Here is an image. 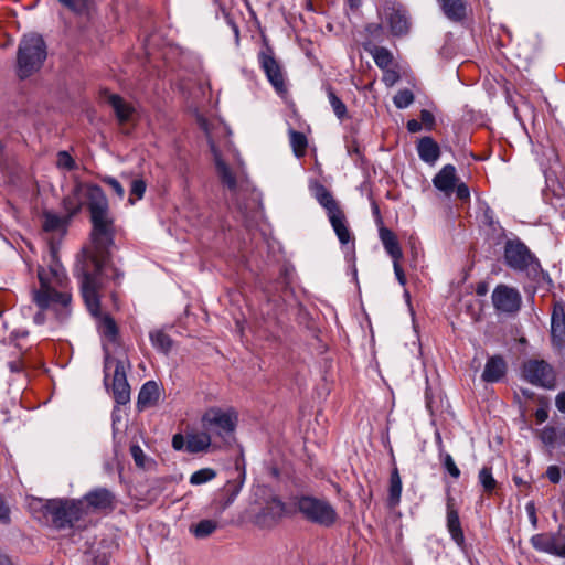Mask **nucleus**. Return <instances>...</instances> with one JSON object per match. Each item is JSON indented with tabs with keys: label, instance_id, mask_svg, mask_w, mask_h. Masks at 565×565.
<instances>
[{
	"label": "nucleus",
	"instance_id": "obj_23",
	"mask_svg": "<svg viewBox=\"0 0 565 565\" xmlns=\"http://www.w3.org/2000/svg\"><path fill=\"white\" fill-rule=\"evenodd\" d=\"M211 444V435L205 429L203 431H192L186 434L185 450L189 454L206 451Z\"/></svg>",
	"mask_w": 565,
	"mask_h": 565
},
{
	"label": "nucleus",
	"instance_id": "obj_14",
	"mask_svg": "<svg viewBox=\"0 0 565 565\" xmlns=\"http://www.w3.org/2000/svg\"><path fill=\"white\" fill-rule=\"evenodd\" d=\"M259 63L268 81L278 93L284 92L285 83L281 68L270 52L263 51L259 54Z\"/></svg>",
	"mask_w": 565,
	"mask_h": 565
},
{
	"label": "nucleus",
	"instance_id": "obj_17",
	"mask_svg": "<svg viewBox=\"0 0 565 565\" xmlns=\"http://www.w3.org/2000/svg\"><path fill=\"white\" fill-rule=\"evenodd\" d=\"M161 397V388L154 381H147L138 393L136 407L138 412H142L147 408L154 407L158 405Z\"/></svg>",
	"mask_w": 565,
	"mask_h": 565
},
{
	"label": "nucleus",
	"instance_id": "obj_22",
	"mask_svg": "<svg viewBox=\"0 0 565 565\" xmlns=\"http://www.w3.org/2000/svg\"><path fill=\"white\" fill-rule=\"evenodd\" d=\"M418 157L428 164H435L439 159L440 149L431 137H423L417 143Z\"/></svg>",
	"mask_w": 565,
	"mask_h": 565
},
{
	"label": "nucleus",
	"instance_id": "obj_34",
	"mask_svg": "<svg viewBox=\"0 0 565 565\" xmlns=\"http://www.w3.org/2000/svg\"><path fill=\"white\" fill-rule=\"evenodd\" d=\"M371 54H372V57H373L375 64L382 70L388 68V66L391 65V63L393 61L392 53L387 49L382 47V46L374 47L371 51Z\"/></svg>",
	"mask_w": 565,
	"mask_h": 565
},
{
	"label": "nucleus",
	"instance_id": "obj_2",
	"mask_svg": "<svg viewBox=\"0 0 565 565\" xmlns=\"http://www.w3.org/2000/svg\"><path fill=\"white\" fill-rule=\"evenodd\" d=\"M198 121L206 135L217 178L231 192L236 193L244 171L239 154L228 140V127L220 119L207 120L200 116Z\"/></svg>",
	"mask_w": 565,
	"mask_h": 565
},
{
	"label": "nucleus",
	"instance_id": "obj_32",
	"mask_svg": "<svg viewBox=\"0 0 565 565\" xmlns=\"http://www.w3.org/2000/svg\"><path fill=\"white\" fill-rule=\"evenodd\" d=\"M218 526V523L214 520L205 519L201 520L198 524L191 527V533L198 539H204L211 535Z\"/></svg>",
	"mask_w": 565,
	"mask_h": 565
},
{
	"label": "nucleus",
	"instance_id": "obj_19",
	"mask_svg": "<svg viewBox=\"0 0 565 565\" xmlns=\"http://www.w3.org/2000/svg\"><path fill=\"white\" fill-rule=\"evenodd\" d=\"M507 369V362L502 355H490L486 362L481 379L486 383H497L504 377Z\"/></svg>",
	"mask_w": 565,
	"mask_h": 565
},
{
	"label": "nucleus",
	"instance_id": "obj_25",
	"mask_svg": "<svg viewBox=\"0 0 565 565\" xmlns=\"http://www.w3.org/2000/svg\"><path fill=\"white\" fill-rule=\"evenodd\" d=\"M106 100L113 107L116 117L120 122H126L131 119L135 109L130 104L126 103L120 96L109 94L107 95Z\"/></svg>",
	"mask_w": 565,
	"mask_h": 565
},
{
	"label": "nucleus",
	"instance_id": "obj_52",
	"mask_svg": "<svg viewBox=\"0 0 565 565\" xmlns=\"http://www.w3.org/2000/svg\"><path fill=\"white\" fill-rule=\"evenodd\" d=\"M185 445H186V436L184 437L182 434H175L172 437V447L175 450L185 449Z\"/></svg>",
	"mask_w": 565,
	"mask_h": 565
},
{
	"label": "nucleus",
	"instance_id": "obj_29",
	"mask_svg": "<svg viewBox=\"0 0 565 565\" xmlns=\"http://www.w3.org/2000/svg\"><path fill=\"white\" fill-rule=\"evenodd\" d=\"M329 221L342 245H345L350 242V232L347 227L344 215L339 210L337 212H332L328 215Z\"/></svg>",
	"mask_w": 565,
	"mask_h": 565
},
{
	"label": "nucleus",
	"instance_id": "obj_56",
	"mask_svg": "<svg viewBox=\"0 0 565 565\" xmlns=\"http://www.w3.org/2000/svg\"><path fill=\"white\" fill-rule=\"evenodd\" d=\"M9 369L13 373L21 372L24 369V362L21 359L9 362Z\"/></svg>",
	"mask_w": 565,
	"mask_h": 565
},
{
	"label": "nucleus",
	"instance_id": "obj_18",
	"mask_svg": "<svg viewBox=\"0 0 565 565\" xmlns=\"http://www.w3.org/2000/svg\"><path fill=\"white\" fill-rule=\"evenodd\" d=\"M82 501L87 509L104 510L113 505L114 494L106 488H96L86 493Z\"/></svg>",
	"mask_w": 565,
	"mask_h": 565
},
{
	"label": "nucleus",
	"instance_id": "obj_33",
	"mask_svg": "<svg viewBox=\"0 0 565 565\" xmlns=\"http://www.w3.org/2000/svg\"><path fill=\"white\" fill-rule=\"evenodd\" d=\"M243 487V480L242 481H227V483L224 486V491H232V498L223 497L220 501V509L221 511L226 510L236 499L238 493L241 492Z\"/></svg>",
	"mask_w": 565,
	"mask_h": 565
},
{
	"label": "nucleus",
	"instance_id": "obj_13",
	"mask_svg": "<svg viewBox=\"0 0 565 565\" xmlns=\"http://www.w3.org/2000/svg\"><path fill=\"white\" fill-rule=\"evenodd\" d=\"M504 259L509 267L514 270H524L533 262L529 248L520 241H508L504 246Z\"/></svg>",
	"mask_w": 565,
	"mask_h": 565
},
{
	"label": "nucleus",
	"instance_id": "obj_57",
	"mask_svg": "<svg viewBox=\"0 0 565 565\" xmlns=\"http://www.w3.org/2000/svg\"><path fill=\"white\" fill-rule=\"evenodd\" d=\"M535 418L537 423H544L548 418V412L545 407H540L535 411Z\"/></svg>",
	"mask_w": 565,
	"mask_h": 565
},
{
	"label": "nucleus",
	"instance_id": "obj_8",
	"mask_svg": "<svg viewBox=\"0 0 565 565\" xmlns=\"http://www.w3.org/2000/svg\"><path fill=\"white\" fill-rule=\"evenodd\" d=\"M201 424L211 436L215 435L226 441L235 431L237 413L233 408L224 411L211 407L202 415Z\"/></svg>",
	"mask_w": 565,
	"mask_h": 565
},
{
	"label": "nucleus",
	"instance_id": "obj_3",
	"mask_svg": "<svg viewBox=\"0 0 565 565\" xmlns=\"http://www.w3.org/2000/svg\"><path fill=\"white\" fill-rule=\"evenodd\" d=\"M52 258H54L53 255ZM38 277L40 289L33 292L34 302L41 309H54L61 320L65 319L71 312L72 301V296L67 291L65 269L56 259H52L47 268H39Z\"/></svg>",
	"mask_w": 565,
	"mask_h": 565
},
{
	"label": "nucleus",
	"instance_id": "obj_59",
	"mask_svg": "<svg viewBox=\"0 0 565 565\" xmlns=\"http://www.w3.org/2000/svg\"><path fill=\"white\" fill-rule=\"evenodd\" d=\"M0 565H13L11 559L3 553L0 552Z\"/></svg>",
	"mask_w": 565,
	"mask_h": 565
},
{
	"label": "nucleus",
	"instance_id": "obj_39",
	"mask_svg": "<svg viewBox=\"0 0 565 565\" xmlns=\"http://www.w3.org/2000/svg\"><path fill=\"white\" fill-rule=\"evenodd\" d=\"M479 482L483 487L484 491L491 492L494 490L497 486V481L494 480L492 476V470L489 467H483L479 471Z\"/></svg>",
	"mask_w": 565,
	"mask_h": 565
},
{
	"label": "nucleus",
	"instance_id": "obj_24",
	"mask_svg": "<svg viewBox=\"0 0 565 565\" xmlns=\"http://www.w3.org/2000/svg\"><path fill=\"white\" fill-rule=\"evenodd\" d=\"M380 238L386 253L392 257L393 262L401 260L403 257V252L395 234L386 227H381Z\"/></svg>",
	"mask_w": 565,
	"mask_h": 565
},
{
	"label": "nucleus",
	"instance_id": "obj_50",
	"mask_svg": "<svg viewBox=\"0 0 565 565\" xmlns=\"http://www.w3.org/2000/svg\"><path fill=\"white\" fill-rule=\"evenodd\" d=\"M546 476L552 483H558L561 481V470L557 466H550L546 470Z\"/></svg>",
	"mask_w": 565,
	"mask_h": 565
},
{
	"label": "nucleus",
	"instance_id": "obj_12",
	"mask_svg": "<svg viewBox=\"0 0 565 565\" xmlns=\"http://www.w3.org/2000/svg\"><path fill=\"white\" fill-rule=\"evenodd\" d=\"M494 308L502 313H515L521 308L522 297L518 289L499 285L492 292Z\"/></svg>",
	"mask_w": 565,
	"mask_h": 565
},
{
	"label": "nucleus",
	"instance_id": "obj_26",
	"mask_svg": "<svg viewBox=\"0 0 565 565\" xmlns=\"http://www.w3.org/2000/svg\"><path fill=\"white\" fill-rule=\"evenodd\" d=\"M444 14L452 21H460L466 17L465 0H438Z\"/></svg>",
	"mask_w": 565,
	"mask_h": 565
},
{
	"label": "nucleus",
	"instance_id": "obj_4",
	"mask_svg": "<svg viewBox=\"0 0 565 565\" xmlns=\"http://www.w3.org/2000/svg\"><path fill=\"white\" fill-rule=\"evenodd\" d=\"M129 369L130 362L127 355H105L104 384L107 391L111 392L118 405H126L130 402V385L127 381Z\"/></svg>",
	"mask_w": 565,
	"mask_h": 565
},
{
	"label": "nucleus",
	"instance_id": "obj_11",
	"mask_svg": "<svg viewBox=\"0 0 565 565\" xmlns=\"http://www.w3.org/2000/svg\"><path fill=\"white\" fill-rule=\"evenodd\" d=\"M285 513L286 504L278 497H271L256 513L254 523L260 529H271L279 523Z\"/></svg>",
	"mask_w": 565,
	"mask_h": 565
},
{
	"label": "nucleus",
	"instance_id": "obj_28",
	"mask_svg": "<svg viewBox=\"0 0 565 565\" xmlns=\"http://www.w3.org/2000/svg\"><path fill=\"white\" fill-rule=\"evenodd\" d=\"M311 191L317 201L327 210L328 215H330L332 212L339 211V207L331 193L322 184L315 183L311 186Z\"/></svg>",
	"mask_w": 565,
	"mask_h": 565
},
{
	"label": "nucleus",
	"instance_id": "obj_31",
	"mask_svg": "<svg viewBox=\"0 0 565 565\" xmlns=\"http://www.w3.org/2000/svg\"><path fill=\"white\" fill-rule=\"evenodd\" d=\"M149 337L156 350L168 352L174 349L173 341L163 330H153Z\"/></svg>",
	"mask_w": 565,
	"mask_h": 565
},
{
	"label": "nucleus",
	"instance_id": "obj_43",
	"mask_svg": "<svg viewBox=\"0 0 565 565\" xmlns=\"http://www.w3.org/2000/svg\"><path fill=\"white\" fill-rule=\"evenodd\" d=\"M56 166L61 170L72 171L76 169V162L67 151L57 153Z\"/></svg>",
	"mask_w": 565,
	"mask_h": 565
},
{
	"label": "nucleus",
	"instance_id": "obj_46",
	"mask_svg": "<svg viewBox=\"0 0 565 565\" xmlns=\"http://www.w3.org/2000/svg\"><path fill=\"white\" fill-rule=\"evenodd\" d=\"M102 181L115 192L119 200L124 199L125 189L117 179L114 177H104Z\"/></svg>",
	"mask_w": 565,
	"mask_h": 565
},
{
	"label": "nucleus",
	"instance_id": "obj_37",
	"mask_svg": "<svg viewBox=\"0 0 565 565\" xmlns=\"http://www.w3.org/2000/svg\"><path fill=\"white\" fill-rule=\"evenodd\" d=\"M215 476L216 472L212 468H203L191 475L190 483L193 486H200L211 481Z\"/></svg>",
	"mask_w": 565,
	"mask_h": 565
},
{
	"label": "nucleus",
	"instance_id": "obj_49",
	"mask_svg": "<svg viewBox=\"0 0 565 565\" xmlns=\"http://www.w3.org/2000/svg\"><path fill=\"white\" fill-rule=\"evenodd\" d=\"M420 120H422V126L425 125L427 127V129H433L434 125H435V116L433 115V113H430L429 110L427 109H423L420 111Z\"/></svg>",
	"mask_w": 565,
	"mask_h": 565
},
{
	"label": "nucleus",
	"instance_id": "obj_42",
	"mask_svg": "<svg viewBox=\"0 0 565 565\" xmlns=\"http://www.w3.org/2000/svg\"><path fill=\"white\" fill-rule=\"evenodd\" d=\"M99 330L109 340H114L117 333L116 323L108 316L102 318L99 323Z\"/></svg>",
	"mask_w": 565,
	"mask_h": 565
},
{
	"label": "nucleus",
	"instance_id": "obj_36",
	"mask_svg": "<svg viewBox=\"0 0 565 565\" xmlns=\"http://www.w3.org/2000/svg\"><path fill=\"white\" fill-rule=\"evenodd\" d=\"M146 189L147 184L143 179H134L130 184L129 203L132 205L136 203V201L141 200L145 195Z\"/></svg>",
	"mask_w": 565,
	"mask_h": 565
},
{
	"label": "nucleus",
	"instance_id": "obj_63",
	"mask_svg": "<svg viewBox=\"0 0 565 565\" xmlns=\"http://www.w3.org/2000/svg\"><path fill=\"white\" fill-rule=\"evenodd\" d=\"M481 366V362L477 360V358H473L471 362V367H473L476 371Z\"/></svg>",
	"mask_w": 565,
	"mask_h": 565
},
{
	"label": "nucleus",
	"instance_id": "obj_60",
	"mask_svg": "<svg viewBox=\"0 0 565 565\" xmlns=\"http://www.w3.org/2000/svg\"><path fill=\"white\" fill-rule=\"evenodd\" d=\"M351 10H358L361 7V0H348Z\"/></svg>",
	"mask_w": 565,
	"mask_h": 565
},
{
	"label": "nucleus",
	"instance_id": "obj_44",
	"mask_svg": "<svg viewBox=\"0 0 565 565\" xmlns=\"http://www.w3.org/2000/svg\"><path fill=\"white\" fill-rule=\"evenodd\" d=\"M540 439L544 445L553 447L557 440V429L553 426H545L540 431Z\"/></svg>",
	"mask_w": 565,
	"mask_h": 565
},
{
	"label": "nucleus",
	"instance_id": "obj_47",
	"mask_svg": "<svg viewBox=\"0 0 565 565\" xmlns=\"http://www.w3.org/2000/svg\"><path fill=\"white\" fill-rule=\"evenodd\" d=\"M383 82L387 87H392L399 81V74L395 70H383Z\"/></svg>",
	"mask_w": 565,
	"mask_h": 565
},
{
	"label": "nucleus",
	"instance_id": "obj_16",
	"mask_svg": "<svg viewBox=\"0 0 565 565\" xmlns=\"http://www.w3.org/2000/svg\"><path fill=\"white\" fill-rule=\"evenodd\" d=\"M447 530L450 534L451 540L459 546H465V535L461 527L459 513L457 509H455L454 499L448 495L447 497Z\"/></svg>",
	"mask_w": 565,
	"mask_h": 565
},
{
	"label": "nucleus",
	"instance_id": "obj_51",
	"mask_svg": "<svg viewBox=\"0 0 565 565\" xmlns=\"http://www.w3.org/2000/svg\"><path fill=\"white\" fill-rule=\"evenodd\" d=\"M393 269L397 281L404 287L406 285V276L399 265V260L393 262Z\"/></svg>",
	"mask_w": 565,
	"mask_h": 565
},
{
	"label": "nucleus",
	"instance_id": "obj_41",
	"mask_svg": "<svg viewBox=\"0 0 565 565\" xmlns=\"http://www.w3.org/2000/svg\"><path fill=\"white\" fill-rule=\"evenodd\" d=\"M63 7L76 14H83L88 10V0H57Z\"/></svg>",
	"mask_w": 565,
	"mask_h": 565
},
{
	"label": "nucleus",
	"instance_id": "obj_1",
	"mask_svg": "<svg viewBox=\"0 0 565 565\" xmlns=\"http://www.w3.org/2000/svg\"><path fill=\"white\" fill-rule=\"evenodd\" d=\"M84 205L90 212L93 223L92 247L84 248L75 266V276L81 286L82 297L92 316L100 315V296L104 278L108 271L117 279L121 274L108 263L107 248L113 244V227L108 200L103 190L95 184L76 183L63 200L68 218L76 215Z\"/></svg>",
	"mask_w": 565,
	"mask_h": 565
},
{
	"label": "nucleus",
	"instance_id": "obj_9",
	"mask_svg": "<svg viewBox=\"0 0 565 565\" xmlns=\"http://www.w3.org/2000/svg\"><path fill=\"white\" fill-rule=\"evenodd\" d=\"M523 377L532 385L546 390L556 387V373L544 360H529L522 367Z\"/></svg>",
	"mask_w": 565,
	"mask_h": 565
},
{
	"label": "nucleus",
	"instance_id": "obj_30",
	"mask_svg": "<svg viewBox=\"0 0 565 565\" xmlns=\"http://www.w3.org/2000/svg\"><path fill=\"white\" fill-rule=\"evenodd\" d=\"M402 479L398 472V469L394 467L391 471L390 476V487H388V504L391 507H395L401 501L402 494Z\"/></svg>",
	"mask_w": 565,
	"mask_h": 565
},
{
	"label": "nucleus",
	"instance_id": "obj_38",
	"mask_svg": "<svg viewBox=\"0 0 565 565\" xmlns=\"http://www.w3.org/2000/svg\"><path fill=\"white\" fill-rule=\"evenodd\" d=\"M290 143L297 157H300L305 153L307 147V138L303 134L298 131H291Z\"/></svg>",
	"mask_w": 565,
	"mask_h": 565
},
{
	"label": "nucleus",
	"instance_id": "obj_48",
	"mask_svg": "<svg viewBox=\"0 0 565 565\" xmlns=\"http://www.w3.org/2000/svg\"><path fill=\"white\" fill-rule=\"evenodd\" d=\"M130 452L135 460V463L138 467H145L146 455H145L143 450L138 445H134L130 448Z\"/></svg>",
	"mask_w": 565,
	"mask_h": 565
},
{
	"label": "nucleus",
	"instance_id": "obj_55",
	"mask_svg": "<svg viewBox=\"0 0 565 565\" xmlns=\"http://www.w3.org/2000/svg\"><path fill=\"white\" fill-rule=\"evenodd\" d=\"M555 405L561 413H565V391H562L556 395Z\"/></svg>",
	"mask_w": 565,
	"mask_h": 565
},
{
	"label": "nucleus",
	"instance_id": "obj_20",
	"mask_svg": "<svg viewBox=\"0 0 565 565\" xmlns=\"http://www.w3.org/2000/svg\"><path fill=\"white\" fill-rule=\"evenodd\" d=\"M557 540L558 534L556 533H540L531 537V544L539 552L559 557Z\"/></svg>",
	"mask_w": 565,
	"mask_h": 565
},
{
	"label": "nucleus",
	"instance_id": "obj_15",
	"mask_svg": "<svg viewBox=\"0 0 565 565\" xmlns=\"http://www.w3.org/2000/svg\"><path fill=\"white\" fill-rule=\"evenodd\" d=\"M551 338L557 350L565 349V312L561 305H556L552 312Z\"/></svg>",
	"mask_w": 565,
	"mask_h": 565
},
{
	"label": "nucleus",
	"instance_id": "obj_54",
	"mask_svg": "<svg viewBox=\"0 0 565 565\" xmlns=\"http://www.w3.org/2000/svg\"><path fill=\"white\" fill-rule=\"evenodd\" d=\"M456 194L460 200H468L470 196V191L465 183L456 184Z\"/></svg>",
	"mask_w": 565,
	"mask_h": 565
},
{
	"label": "nucleus",
	"instance_id": "obj_40",
	"mask_svg": "<svg viewBox=\"0 0 565 565\" xmlns=\"http://www.w3.org/2000/svg\"><path fill=\"white\" fill-rule=\"evenodd\" d=\"M393 102L397 108L404 109L413 104L414 95L409 89H402L394 96Z\"/></svg>",
	"mask_w": 565,
	"mask_h": 565
},
{
	"label": "nucleus",
	"instance_id": "obj_45",
	"mask_svg": "<svg viewBox=\"0 0 565 565\" xmlns=\"http://www.w3.org/2000/svg\"><path fill=\"white\" fill-rule=\"evenodd\" d=\"M441 462L444 468L447 470V472L455 479H458L460 477V470L455 463L451 455L444 454L441 455Z\"/></svg>",
	"mask_w": 565,
	"mask_h": 565
},
{
	"label": "nucleus",
	"instance_id": "obj_7",
	"mask_svg": "<svg viewBox=\"0 0 565 565\" xmlns=\"http://www.w3.org/2000/svg\"><path fill=\"white\" fill-rule=\"evenodd\" d=\"M295 505L307 521L323 527H331L339 519L335 508L326 499L299 495L295 498Z\"/></svg>",
	"mask_w": 565,
	"mask_h": 565
},
{
	"label": "nucleus",
	"instance_id": "obj_61",
	"mask_svg": "<svg viewBox=\"0 0 565 565\" xmlns=\"http://www.w3.org/2000/svg\"><path fill=\"white\" fill-rule=\"evenodd\" d=\"M12 335H13L14 340H19L21 338L26 337L28 335V331H25V330H17V331H14L12 333Z\"/></svg>",
	"mask_w": 565,
	"mask_h": 565
},
{
	"label": "nucleus",
	"instance_id": "obj_53",
	"mask_svg": "<svg viewBox=\"0 0 565 565\" xmlns=\"http://www.w3.org/2000/svg\"><path fill=\"white\" fill-rule=\"evenodd\" d=\"M525 511L527 513L531 524L533 525V527H536L537 526V516H536L534 503L533 502L526 503Z\"/></svg>",
	"mask_w": 565,
	"mask_h": 565
},
{
	"label": "nucleus",
	"instance_id": "obj_58",
	"mask_svg": "<svg viewBox=\"0 0 565 565\" xmlns=\"http://www.w3.org/2000/svg\"><path fill=\"white\" fill-rule=\"evenodd\" d=\"M422 124L419 121H417L416 119H411L408 120L407 122V130L409 132H418L422 130Z\"/></svg>",
	"mask_w": 565,
	"mask_h": 565
},
{
	"label": "nucleus",
	"instance_id": "obj_5",
	"mask_svg": "<svg viewBox=\"0 0 565 565\" xmlns=\"http://www.w3.org/2000/svg\"><path fill=\"white\" fill-rule=\"evenodd\" d=\"M46 58V46L41 35H24L18 49V76L26 78L38 72Z\"/></svg>",
	"mask_w": 565,
	"mask_h": 565
},
{
	"label": "nucleus",
	"instance_id": "obj_21",
	"mask_svg": "<svg viewBox=\"0 0 565 565\" xmlns=\"http://www.w3.org/2000/svg\"><path fill=\"white\" fill-rule=\"evenodd\" d=\"M456 182V168L452 164H446L433 179L434 185L446 194L455 190Z\"/></svg>",
	"mask_w": 565,
	"mask_h": 565
},
{
	"label": "nucleus",
	"instance_id": "obj_62",
	"mask_svg": "<svg viewBox=\"0 0 565 565\" xmlns=\"http://www.w3.org/2000/svg\"><path fill=\"white\" fill-rule=\"evenodd\" d=\"M526 344H527V342H526L525 338H523V337L520 338L518 340V348H516V350H520V351L525 350L526 349Z\"/></svg>",
	"mask_w": 565,
	"mask_h": 565
},
{
	"label": "nucleus",
	"instance_id": "obj_6",
	"mask_svg": "<svg viewBox=\"0 0 565 565\" xmlns=\"http://www.w3.org/2000/svg\"><path fill=\"white\" fill-rule=\"evenodd\" d=\"M42 508L44 516L57 530L74 527L86 513L81 500L52 499L47 500Z\"/></svg>",
	"mask_w": 565,
	"mask_h": 565
},
{
	"label": "nucleus",
	"instance_id": "obj_35",
	"mask_svg": "<svg viewBox=\"0 0 565 565\" xmlns=\"http://www.w3.org/2000/svg\"><path fill=\"white\" fill-rule=\"evenodd\" d=\"M329 103L332 107L334 115L342 120L347 116V106L344 103L335 95V93L328 88L327 90Z\"/></svg>",
	"mask_w": 565,
	"mask_h": 565
},
{
	"label": "nucleus",
	"instance_id": "obj_64",
	"mask_svg": "<svg viewBox=\"0 0 565 565\" xmlns=\"http://www.w3.org/2000/svg\"><path fill=\"white\" fill-rule=\"evenodd\" d=\"M559 557H565V537H564V544L559 546Z\"/></svg>",
	"mask_w": 565,
	"mask_h": 565
},
{
	"label": "nucleus",
	"instance_id": "obj_27",
	"mask_svg": "<svg viewBox=\"0 0 565 565\" xmlns=\"http://www.w3.org/2000/svg\"><path fill=\"white\" fill-rule=\"evenodd\" d=\"M68 220V216L62 217L53 212L45 211L43 213L42 227L45 232L64 233L66 231Z\"/></svg>",
	"mask_w": 565,
	"mask_h": 565
},
{
	"label": "nucleus",
	"instance_id": "obj_10",
	"mask_svg": "<svg viewBox=\"0 0 565 565\" xmlns=\"http://www.w3.org/2000/svg\"><path fill=\"white\" fill-rule=\"evenodd\" d=\"M380 17L386 23L394 35H403L408 32L411 23L406 10L402 4L386 0L379 9Z\"/></svg>",
	"mask_w": 565,
	"mask_h": 565
}]
</instances>
